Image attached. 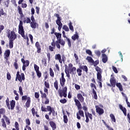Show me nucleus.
<instances>
[{"mask_svg":"<svg viewBox=\"0 0 130 130\" xmlns=\"http://www.w3.org/2000/svg\"><path fill=\"white\" fill-rule=\"evenodd\" d=\"M94 67H96L97 65L99 64V60H96L95 61L93 60V62H92Z\"/></svg>","mask_w":130,"mask_h":130,"instance_id":"8fccbe9b","label":"nucleus"},{"mask_svg":"<svg viewBox=\"0 0 130 130\" xmlns=\"http://www.w3.org/2000/svg\"><path fill=\"white\" fill-rule=\"evenodd\" d=\"M110 82L111 84L109 83H107V85L108 87H113V88H115L116 85V80L115 79V78L114 77V76L113 75H111Z\"/></svg>","mask_w":130,"mask_h":130,"instance_id":"6e6552de","label":"nucleus"},{"mask_svg":"<svg viewBox=\"0 0 130 130\" xmlns=\"http://www.w3.org/2000/svg\"><path fill=\"white\" fill-rule=\"evenodd\" d=\"M4 15H7V14L5 13L3 9H1L0 10V17H2V16H4Z\"/></svg>","mask_w":130,"mask_h":130,"instance_id":"5fc2aeb1","label":"nucleus"},{"mask_svg":"<svg viewBox=\"0 0 130 130\" xmlns=\"http://www.w3.org/2000/svg\"><path fill=\"white\" fill-rule=\"evenodd\" d=\"M6 113V109L4 108H2L0 109V118H2V115L5 114Z\"/></svg>","mask_w":130,"mask_h":130,"instance_id":"2f4dec72","label":"nucleus"},{"mask_svg":"<svg viewBox=\"0 0 130 130\" xmlns=\"http://www.w3.org/2000/svg\"><path fill=\"white\" fill-rule=\"evenodd\" d=\"M110 117H111V119L112 121H113V122H116V119H115V116H114V115H113V114H111L110 115Z\"/></svg>","mask_w":130,"mask_h":130,"instance_id":"58836bf2","label":"nucleus"},{"mask_svg":"<svg viewBox=\"0 0 130 130\" xmlns=\"http://www.w3.org/2000/svg\"><path fill=\"white\" fill-rule=\"evenodd\" d=\"M48 76H49V74H47V72H44V80L45 81H46V80H47V79H48Z\"/></svg>","mask_w":130,"mask_h":130,"instance_id":"6e6d98bb","label":"nucleus"},{"mask_svg":"<svg viewBox=\"0 0 130 130\" xmlns=\"http://www.w3.org/2000/svg\"><path fill=\"white\" fill-rule=\"evenodd\" d=\"M58 92L59 93V97L61 98L62 97L67 98V96H68V88L67 87H63V90H59Z\"/></svg>","mask_w":130,"mask_h":130,"instance_id":"423d86ee","label":"nucleus"},{"mask_svg":"<svg viewBox=\"0 0 130 130\" xmlns=\"http://www.w3.org/2000/svg\"><path fill=\"white\" fill-rule=\"evenodd\" d=\"M47 110L48 111H49L48 113L49 115H51V114H52V116H55L56 115H57V112H55L54 108H52L50 106H47Z\"/></svg>","mask_w":130,"mask_h":130,"instance_id":"9d476101","label":"nucleus"},{"mask_svg":"<svg viewBox=\"0 0 130 130\" xmlns=\"http://www.w3.org/2000/svg\"><path fill=\"white\" fill-rule=\"evenodd\" d=\"M41 94V97L42 99H46L44 104H49V99L47 98V95L45 92H43L42 90H40Z\"/></svg>","mask_w":130,"mask_h":130,"instance_id":"9b49d317","label":"nucleus"},{"mask_svg":"<svg viewBox=\"0 0 130 130\" xmlns=\"http://www.w3.org/2000/svg\"><path fill=\"white\" fill-rule=\"evenodd\" d=\"M94 53L96 56H98V57H99L100 56V55H101V52H100V51H99V50L95 51Z\"/></svg>","mask_w":130,"mask_h":130,"instance_id":"de8ad7c7","label":"nucleus"},{"mask_svg":"<svg viewBox=\"0 0 130 130\" xmlns=\"http://www.w3.org/2000/svg\"><path fill=\"white\" fill-rule=\"evenodd\" d=\"M9 48L12 49L14 47V40H9Z\"/></svg>","mask_w":130,"mask_h":130,"instance_id":"72a5a7b5","label":"nucleus"},{"mask_svg":"<svg viewBox=\"0 0 130 130\" xmlns=\"http://www.w3.org/2000/svg\"><path fill=\"white\" fill-rule=\"evenodd\" d=\"M3 117L5 120L6 122L7 123V124L8 125H10V123H11V121H10V118H9L6 115H3Z\"/></svg>","mask_w":130,"mask_h":130,"instance_id":"cd10ccee","label":"nucleus"},{"mask_svg":"<svg viewBox=\"0 0 130 130\" xmlns=\"http://www.w3.org/2000/svg\"><path fill=\"white\" fill-rule=\"evenodd\" d=\"M36 73V74H37V77H38L39 78H41L42 73H41V72L40 71H37Z\"/></svg>","mask_w":130,"mask_h":130,"instance_id":"e2e57ef3","label":"nucleus"},{"mask_svg":"<svg viewBox=\"0 0 130 130\" xmlns=\"http://www.w3.org/2000/svg\"><path fill=\"white\" fill-rule=\"evenodd\" d=\"M22 101H26V100H28V96L27 95H23L21 98Z\"/></svg>","mask_w":130,"mask_h":130,"instance_id":"bf43d9fd","label":"nucleus"},{"mask_svg":"<svg viewBox=\"0 0 130 130\" xmlns=\"http://www.w3.org/2000/svg\"><path fill=\"white\" fill-rule=\"evenodd\" d=\"M62 29L63 30H64V31H66V32H69V31H70V29H69V27H68V26H67L66 25L63 26Z\"/></svg>","mask_w":130,"mask_h":130,"instance_id":"09e8293b","label":"nucleus"},{"mask_svg":"<svg viewBox=\"0 0 130 130\" xmlns=\"http://www.w3.org/2000/svg\"><path fill=\"white\" fill-rule=\"evenodd\" d=\"M120 109L122 110L125 116H126V109L122 107V105L120 106Z\"/></svg>","mask_w":130,"mask_h":130,"instance_id":"c756f323","label":"nucleus"},{"mask_svg":"<svg viewBox=\"0 0 130 130\" xmlns=\"http://www.w3.org/2000/svg\"><path fill=\"white\" fill-rule=\"evenodd\" d=\"M63 121L64 122V123H67L69 122V119L68 118V116H67L66 115L64 114V113H63Z\"/></svg>","mask_w":130,"mask_h":130,"instance_id":"ea45409f","label":"nucleus"},{"mask_svg":"<svg viewBox=\"0 0 130 130\" xmlns=\"http://www.w3.org/2000/svg\"><path fill=\"white\" fill-rule=\"evenodd\" d=\"M54 17L57 18V20H56V23L57 25H58V30L60 31L61 30V28H62V23H61V18L59 17V14L55 13L54 14Z\"/></svg>","mask_w":130,"mask_h":130,"instance_id":"39448f33","label":"nucleus"},{"mask_svg":"<svg viewBox=\"0 0 130 130\" xmlns=\"http://www.w3.org/2000/svg\"><path fill=\"white\" fill-rule=\"evenodd\" d=\"M44 85H45V88H47V89H49L50 87V85L49 84V82L48 81V80H47V81L44 82Z\"/></svg>","mask_w":130,"mask_h":130,"instance_id":"37998d69","label":"nucleus"},{"mask_svg":"<svg viewBox=\"0 0 130 130\" xmlns=\"http://www.w3.org/2000/svg\"><path fill=\"white\" fill-rule=\"evenodd\" d=\"M87 115H88L90 120H93V115H92V114L88 112Z\"/></svg>","mask_w":130,"mask_h":130,"instance_id":"052dcab7","label":"nucleus"},{"mask_svg":"<svg viewBox=\"0 0 130 130\" xmlns=\"http://www.w3.org/2000/svg\"><path fill=\"white\" fill-rule=\"evenodd\" d=\"M65 68V73L66 74V76L68 79H71V75H70V72H69V69H68V66L66 65Z\"/></svg>","mask_w":130,"mask_h":130,"instance_id":"a878e982","label":"nucleus"},{"mask_svg":"<svg viewBox=\"0 0 130 130\" xmlns=\"http://www.w3.org/2000/svg\"><path fill=\"white\" fill-rule=\"evenodd\" d=\"M54 87L56 89V90H58V82L57 80H55L54 82Z\"/></svg>","mask_w":130,"mask_h":130,"instance_id":"79ce46f5","label":"nucleus"},{"mask_svg":"<svg viewBox=\"0 0 130 130\" xmlns=\"http://www.w3.org/2000/svg\"><path fill=\"white\" fill-rule=\"evenodd\" d=\"M60 85L62 87H64L66 84V78H59Z\"/></svg>","mask_w":130,"mask_h":130,"instance_id":"393cba45","label":"nucleus"},{"mask_svg":"<svg viewBox=\"0 0 130 130\" xmlns=\"http://www.w3.org/2000/svg\"><path fill=\"white\" fill-rule=\"evenodd\" d=\"M66 44V42L63 41V40H59V41H54V39L52 40V42L51 43V46H49V50L51 52L54 51V49H55V46H56L58 49H60V45L62 46H64Z\"/></svg>","mask_w":130,"mask_h":130,"instance_id":"f257e3e1","label":"nucleus"},{"mask_svg":"<svg viewBox=\"0 0 130 130\" xmlns=\"http://www.w3.org/2000/svg\"><path fill=\"white\" fill-rule=\"evenodd\" d=\"M54 35L57 39V41H59V40L60 41H61V34L59 32H55Z\"/></svg>","mask_w":130,"mask_h":130,"instance_id":"5701e85b","label":"nucleus"},{"mask_svg":"<svg viewBox=\"0 0 130 130\" xmlns=\"http://www.w3.org/2000/svg\"><path fill=\"white\" fill-rule=\"evenodd\" d=\"M79 68L84 71L85 72V73L86 74H88V67H87V66H85V65H80L79 66Z\"/></svg>","mask_w":130,"mask_h":130,"instance_id":"f3484780","label":"nucleus"},{"mask_svg":"<svg viewBox=\"0 0 130 130\" xmlns=\"http://www.w3.org/2000/svg\"><path fill=\"white\" fill-rule=\"evenodd\" d=\"M6 103L8 109H11V106H10V99H9V98H7L6 101Z\"/></svg>","mask_w":130,"mask_h":130,"instance_id":"e433bc0d","label":"nucleus"},{"mask_svg":"<svg viewBox=\"0 0 130 130\" xmlns=\"http://www.w3.org/2000/svg\"><path fill=\"white\" fill-rule=\"evenodd\" d=\"M102 57L103 62L104 63H106L108 60V57H107V55H106L105 54H102Z\"/></svg>","mask_w":130,"mask_h":130,"instance_id":"aec40b11","label":"nucleus"},{"mask_svg":"<svg viewBox=\"0 0 130 130\" xmlns=\"http://www.w3.org/2000/svg\"><path fill=\"white\" fill-rule=\"evenodd\" d=\"M25 122L28 126L31 124V122H30V120L29 119H25Z\"/></svg>","mask_w":130,"mask_h":130,"instance_id":"0e129e2a","label":"nucleus"},{"mask_svg":"<svg viewBox=\"0 0 130 130\" xmlns=\"http://www.w3.org/2000/svg\"><path fill=\"white\" fill-rule=\"evenodd\" d=\"M15 70H18V59H15V62H14L13 64Z\"/></svg>","mask_w":130,"mask_h":130,"instance_id":"4c0bfd02","label":"nucleus"},{"mask_svg":"<svg viewBox=\"0 0 130 130\" xmlns=\"http://www.w3.org/2000/svg\"><path fill=\"white\" fill-rule=\"evenodd\" d=\"M68 101H67V99H61L59 101V102L60 103H62V104H66V103H67Z\"/></svg>","mask_w":130,"mask_h":130,"instance_id":"3c124183","label":"nucleus"},{"mask_svg":"<svg viewBox=\"0 0 130 130\" xmlns=\"http://www.w3.org/2000/svg\"><path fill=\"white\" fill-rule=\"evenodd\" d=\"M95 71L97 72L96 77L99 81H102V69L100 67L97 66L95 68Z\"/></svg>","mask_w":130,"mask_h":130,"instance_id":"0eeeda50","label":"nucleus"},{"mask_svg":"<svg viewBox=\"0 0 130 130\" xmlns=\"http://www.w3.org/2000/svg\"><path fill=\"white\" fill-rule=\"evenodd\" d=\"M49 123L51 127H52V130L56 129V124H55V122H53V121H50Z\"/></svg>","mask_w":130,"mask_h":130,"instance_id":"412c9836","label":"nucleus"},{"mask_svg":"<svg viewBox=\"0 0 130 130\" xmlns=\"http://www.w3.org/2000/svg\"><path fill=\"white\" fill-rule=\"evenodd\" d=\"M18 33L23 37V39L26 40V41H29L28 36H25V30H24V26H23V21L22 20H20L18 25Z\"/></svg>","mask_w":130,"mask_h":130,"instance_id":"7ed1b4c3","label":"nucleus"},{"mask_svg":"<svg viewBox=\"0 0 130 130\" xmlns=\"http://www.w3.org/2000/svg\"><path fill=\"white\" fill-rule=\"evenodd\" d=\"M92 93L93 94V98L95 100H97L98 99V96L97 95V92H96V91L94 88H92Z\"/></svg>","mask_w":130,"mask_h":130,"instance_id":"c85d7f7f","label":"nucleus"},{"mask_svg":"<svg viewBox=\"0 0 130 130\" xmlns=\"http://www.w3.org/2000/svg\"><path fill=\"white\" fill-rule=\"evenodd\" d=\"M71 70V73H72L73 75H76V71H77V68H76V67H73Z\"/></svg>","mask_w":130,"mask_h":130,"instance_id":"49530a36","label":"nucleus"},{"mask_svg":"<svg viewBox=\"0 0 130 130\" xmlns=\"http://www.w3.org/2000/svg\"><path fill=\"white\" fill-rule=\"evenodd\" d=\"M86 60H88V62L90 63H93V62H94V60H93V58L89 56L86 57Z\"/></svg>","mask_w":130,"mask_h":130,"instance_id":"c9c22d12","label":"nucleus"},{"mask_svg":"<svg viewBox=\"0 0 130 130\" xmlns=\"http://www.w3.org/2000/svg\"><path fill=\"white\" fill-rule=\"evenodd\" d=\"M66 39L68 41V44L69 47H72V42H71V40H70V39L68 38H67Z\"/></svg>","mask_w":130,"mask_h":130,"instance_id":"603ef678","label":"nucleus"},{"mask_svg":"<svg viewBox=\"0 0 130 130\" xmlns=\"http://www.w3.org/2000/svg\"><path fill=\"white\" fill-rule=\"evenodd\" d=\"M10 109L11 110H14V109L15 108V106H16V102L14 100H12L10 102Z\"/></svg>","mask_w":130,"mask_h":130,"instance_id":"4be33fe9","label":"nucleus"},{"mask_svg":"<svg viewBox=\"0 0 130 130\" xmlns=\"http://www.w3.org/2000/svg\"><path fill=\"white\" fill-rule=\"evenodd\" d=\"M18 13L20 16V18H24V14H23V11H22V8L20 6H18Z\"/></svg>","mask_w":130,"mask_h":130,"instance_id":"b1692460","label":"nucleus"},{"mask_svg":"<svg viewBox=\"0 0 130 130\" xmlns=\"http://www.w3.org/2000/svg\"><path fill=\"white\" fill-rule=\"evenodd\" d=\"M19 91L20 95H21V96H23V89H22V86L19 87Z\"/></svg>","mask_w":130,"mask_h":130,"instance_id":"13d9d810","label":"nucleus"},{"mask_svg":"<svg viewBox=\"0 0 130 130\" xmlns=\"http://www.w3.org/2000/svg\"><path fill=\"white\" fill-rule=\"evenodd\" d=\"M25 80V75L24 73H21L20 75V72L18 71L16 74V77L15 78V81H19L20 83H22V81H24Z\"/></svg>","mask_w":130,"mask_h":130,"instance_id":"1a4fd4ad","label":"nucleus"},{"mask_svg":"<svg viewBox=\"0 0 130 130\" xmlns=\"http://www.w3.org/2000/svg\"><path fill=\"white\" fill-rule=\"evenodd\" d=\"M23 23L25 24H29L31 23V19L29 17H26V19L23 21Z\"/></svg>","mask_w":130,"mask_h":130,"instance_id":"c03bdc74","label":"nucleus"},{"mask_svg":"<svg viewBox=\"0 0 130 130\" xmlns=\"http://www.w3.org/2000/svg\"><path fill=\"white\" fill-rule=\"evenodd\" d=\"M77 97L78 98V101H79V102H81V103H83V102H84V97L83 96V95H82V94L81 93H78L77 95Z\"/></svg>","mask_w":130,"mask_h":130,"instance_id":"dca6fc26","label":"nucleus"},{"mask_svg":"<svg viewBox=\"0 0 130 130\" xmlns=\"http://www.w3.org/2000/svg\"><path fill=\"white\" fill-rule=\"evenodd\" d=\"M85 117H86V120H85V122L86 123H88L89 122V116L87 114V112H85Z\"/></svg>","mask_w":130,"mask_h":130,"instance_id":"69168bd1","label":"nucleus"},{"mask_svg":"<svg viewBox=\"0 0 130 130\" xmlns=\"http://www.w3.org/2000/svg\"><path fill=\"white\" fill-rule=\"evenodd\" d=\"M55 59L56 60H59V62L60 63H62V60H61V56L60 54H57L55 55Z\"/></svg>","mask_w":130,"mask_h":130,"instance_id":"6ab92c4d","label":"nucleus"},{"mask_svg":"<svg viewBox=\"0 0 130 130\" xmlns=\"http://www.w3.org/2000/svg\"><path fill=\"white\" fill-rule=\"evenodd\" d=\"M30 104H31V98H30V96H28L27 100L25 104V107H26V108H29V107H30Z\"/></svg>","mask_w":130,"mask_h":130,"instance_id":"a211bd4d","label":"nucleus"},{"mask_svg":"<svg viewBox=\"0 0 130 130\" xmlns=\"http://www.w3.org/2000/svg\"><path fill=\"white\" fill-rule=\"evenodd\" d=\"M76 72L78 74V76H79V77H81V76H82V70L81 69L78 68L76 70Z\"/></svg>","mask_w":130,"mask_h":130,"instance_id":"a19ab883","label":"nucleus"},{"mask_svg":"<svg viewBox=\"0 0 130 130\" xmlns=\"http://www.w3.org/2000/svg\"><path fill=\"white\" fill-rule=\"evenodd\" d=\"M86 53L88 55H92V51L89 49L86 50Z\"/></svg>","mask_w":130,"mask_h":130,"instance_id":"774afa93","label":"nucleus"},{"mask_svg":"<svg viewBox=\"0 0 130 130\" xmlns=\"http://www.w3.org/2000/svg\"><path fill=\"white\" fill-rule=\"evenodd\" d=\"M34 69H35V71H36V72H39V67H38V66L36 64H34Z\"/></svg>","mask_w":130,"mask_h":130,"instance_id":"4d7b16f0","label":"nucleus"},{"mask_svg":"<svg viewBox=\"0 0 130 130\" xmlns=\"http://www.w3.org/2000/svg\"><path fill=\"white\" fill-rule=\"evenodd\" d=\"M21 62H22L23 63L22 71H26V68H27V67H29L30 62L28 60L25 61V59L24 58H21Z\"/></svg>","mask_w":130,"mask_h":130,"instance_id":"f8f14e48","label":"nucleus"},{"mask_svg":"<svg viewBox=\"0 0 130 130\" xmlns=\"http://www.w3.org/2000/svg\"><path fill=\"white\" fill-rule=\"evenodd\" d=\"M30 27L32 29H36V26L37 25H38V24L36 23L35 21L30 22Z\"/></svg>","mask_w":130,"mask_h":130,"instance_id":"bb28decb","label":"nucleus"},{"mask_svg":"<svg viewBox=\"0 0 130 130\" xmlns=\"http://www.w3.org/2000/svg\"><path fill=\"white\" fill-rule=\"evenodd\" d=\"M35 46L37 49L38 53H40L41 52V45H40V43L39 42H37L35 44Z\"/></svg>","mask_w":130,"mask_h":130,"instance_id":"2eb2a0df","label":"nucleus"},{"mask_svg":"<svg viewBox=\"0 0 130 130\" xmlns=\"http://www.w3.org/2000/svg\"><path fill=\"white\" fill-rule=\"evenodd\" d=\"M116 86L118 88L121 92L123 90V89L122 88V85H121L120 83H116Z\"/></svg>","mask_w":130,"mask_h":130,"instance_id":"473e14b6","label":"nucleus"},{"mask_svg":"<svg viewBox=\"0 0 130 130\" xmlns=\"http://www.w3.org/2000/svg\"><path fill=\"white\" fill-rule=\"evenodd\" d=\"M7 36L9 40H16L17 39V35L14 30L11 31V29H8L7 30Z\"/></svg>","mask_w":130,"mask_h":130,"instance_id":"20e7f679","label":"nucleus"},{"mask_svg":"<svg viewBox=\"0 0 130 130\" xmlns=\"http://www.w3.org/2000/svg\"><path fill=\"white\" fill-rule=\"evenodd\" d=\"M74 102L75 103V105L77 106V108L79 110L78 113H77V118L78 119H81V117H85V115H84V111L81 110L82 109V105L81 104V102L78 100L76 98H74Z\"/></svg>","mask_w":130,"mask_h":130,"instance_id":"f03ea898","label":"nucleus"},{"mask_svg":"<svg viewBox=\"0 0 130 130\" xmlns=\"http://www.w3.org/2000/svg\"><path fill=\"white\" fill-rule=\"evenodd\" d=\"M95 108L96 109V111L99 115H102L104 113V110L100 107L99 106H95Z\"/></svg>","mask_w":130,"mask_h":130,"instance_id":"4468645a","label":"nucleus"},{"mask_svg":"<svg viewBox=\"0 0 130 130\" xmlns=\"http://www.w3.org/2000/svg\"><path fill=\"white\" fill-rule=\"evenodd\" d=\"M72 39L74 41H76V40H79V35L78 34H74L72 37Z\"/></svg>","mask_w":130,"mask_h":130,"instance_id":"7c9ffc66","label":"nucleus"},{"mask_svg":"<svg viewBox=\"0 0 130 130\" xmlns=\"http://www.w3.org/2000/svg\"><path fill=\"white\" fill-rule=\"evenodd\" d=\"M49 74H50V77H51L52 78H54V72H53V70H52V68H49Z\"/></svg>","mask_w":130,"mask_h":130,"instance_id":"f704fd0d","label":"nucleus"},{"mask_svg":"<svg viewBox=\"0 0 130 130\" xmlns=\"http://www.w3.org/2000/svg\"><path fill=\"white\" fill-rule=\"evenodd\" d=\"M31 113H32L33 116H35V114H37V112L35 111V108H32L31 109Z\"/></svg>","mask_w":130,"mask_h":130,"instance_id":"864d4df0","label":"nucleus"},{"mask_svg":"<svg viewBox=\"0 0 130 130\" xmlns=\"http://www.w3.org/2000/svg\"><path fill=\"white\" fill-rule=\"evenodd\" d=\"M15 127L17 130H20V128L19 127V123L17 122H15Z\"/></svg>","mask_w":130,"mask_h":130,"instance_id":"338daca9","label":"nucleus"},{"mask_svg":"<svg viewBox=\"0 0 130 130\" xmlns=\"http://www.w3.org/2000/svg\"><path fill=\"white\" fill-rule=\"evenodd\" d=\"M11 73H10V72H8L7 74V80H8V81H10L11 80Z\"/></svg>","mask_w":130,"mask_h":130,"instance_id":"680f3d73","label":"nucleus"},{"mask_svg":"<svg viewBox=\"0 0 130 130\" xmlns=\"http://www.w3.org/2000/svg\"><path fill=\"white\" fill-rule=\"evenodd\" d=\"M11 54V50L9 49H7L5 50V52L4 53V59H6V61H8L9 57H10V55Z\"/></svg>","mask_w":130,"mask_h":130,"instance_id":"ddd939ff","label":"nucleus"},{"mask_svg":"<svg viewBox=\"0 0 130 130\" xmlns=\"http://www.w3.org/2000/svg\"><path fill=\"white\" fill-rule=\"evenodd\" d=\"M69 29H70V30L72 31V32H74V26H73V23H72V22H70L69 23Z\"/></svg>","mask_w":130,"mask_h":130,"instance_id":"a18cd8bd","label":"nucleus"}]
</instances>
